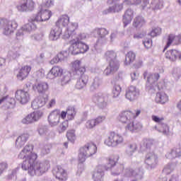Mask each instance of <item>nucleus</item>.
<instances>
[{
  "instance_id": "nucleus-1",
  "label": "nucleus",
  "mask_w": 181,
  "mask_h": 181,
  "mask_svg": "<svg viewBox=\"0 0 181 181\" xmlns=\"http://www.w3.org/2000/svg\"><path fill=\"white\" fill-rule=\"evenodd\" d=\"M33 146L26 145L18 155L19 159H23L22 169L28 170L33 176L37 173H45L49 170L50 164L47 162L40 163L37 160V153L33 152Z\"/></svg>"
},
{
  "instance_id": "nucleus-2",
  "label": "nucleus",
  "mask_w": 181,
  "mask_h": 181,
  "mask_svg": "<svg viewBox=\"0 0 181 181\" xmlns=\"http://www.w3.org/2000/svg\"><path fill=\"white\" fill-rule=\"evenodd\" d=\"M78 29V23H72L67 28V34H65L63 37L64 39H69L70 40V47L69 48V52L71 54L74 56L77 54H83L88 52L90 47L86 42L81 41V34L76 35V31Z\"/></svg>"
},
{
  "instance_id": "nucleus-3",
  "label": "nucleus",
  "mask_w": 181,
  "mask_h": 181,
  "mask_svg": "<svg viewBox=\"0 0 181 181\" xmlns=\"http://www.w3.org/2000/svg\"><path fill=\"white\" fill-rule=\"evenodd\" d=\"M95 153H97V145L91 141L86 143L84 146L79 148V163H83V162H86V158H90L93 155H95Z\"/></svg>"
},
{
  "instance_id": "nucleus-4",
  "label": "nucleus",
  "mask_w": 181,
  "mask_h": 181,
  "mask_svg": "<svg viewBox=\"0 0 181 181\" xmlns=\"http://www.w3.org/2000/svg\"><path fill=\"white\" fill-rule=\"evenodd\" d=\"M144 78H146L147 82L146 85V88L148 91L150 90H153L154 91H160L162 90V86H159V85H156V81L159 80V74H148V71H145L143 74Z\"/></svg>"
},
{
  "instance_id": "nucleus-5",
  "label": "nucleus",
  "mask_w": 181,
  "mask_h": 181,
  "mask_svg": "<svg viewBox=\"0 0 181 181\" xmlns=\"http://www.w3.org/2000/svg\"><path fill=\"white\" fill-rule=\"evenodd\" d=\"M17 28L18 23H16V21H9L5 18H0V28L3 29L4 35H9L13 33Z\"/></svg>"
},
{
  "instance_id": "nucleus-6",
  "label": "nucleus",
  "mask_w": 181,
  "mask_h": 181,
  "mask_svg": "<svg viewBox=\"0 0 181 181\" xmlns=\"http://www.w3.org/2000/svg\"><path fill=\"white\" fill-rule=\"evenodd\" d=\"M52 15L50 10L45 8V7L41 5L34 18L36 22H46V21H49V19L52 18Z\"/></svg>"
},
{
  "instance_id": "nucleus-7",
  "label": "nucleus",
  "mask_w": 181,
  "mask_h": 181,
  "mask_svg": "<svg viewBox=\"0 0 181 181\" xmlns=\"http://www.w3.org/2000/svg\"><path fill=\"white\" fill-rule=\"evenodd\" d=\"M36 20L35 17L31 18L28 20V23L24 25L21 30L16 33V39L19 40L21 37H23V31L25 32H32V30H36L37 29V25L35 23Z\"/></svg>"
},
{
  "instance_id": "nucleus-8",
  "label": "nucleus",
  "mask_w": 181,
  "mask_h": 181,
  "mask_svg": "<svg viewBox=\"0 0 181 181\" xmlns=\"http://www.w3.org/2000/svg\"><path fill=\"white\" fill-rule=\"evenodd\" d=\"M151 118L154 122H157V124H158L159 129H158L157 126H155V129H157L158 132H161L163 135H169V126L163 122L165 119L163 117H159L156 115H153L151 116Z\"/></svg>"
},
{
  "instance_id": "nucleus-9",
  "label": "nucleus",
  "mask_w": 181,
  "mask_h": 181,
  "mask_svg": "<svg viewBox=\"0 0 181 181\" xmlns=\"http://www.w3.org/2000/svg\"><path fill=\"white\" fill-rule=\"evenodd\" d=\"M159 160L158 156L153 153H148L145 156L144 163L148 170H152L158 166Z\"/></svg>"
},
{
  "instance_id": "nucleus-10",
  "label": "nucleus",
  "mask_w": 181,
  "mask_h": 181,
  "mask_svg": "<svg viewBox=\"0 0 181 181\" xmlns=\"http://www.w3.org/2000/svg\"><path fill=\"white\" fill-rule=\"evenodd\" d=\"M118 118L122 124H126L127 127H128L135 119V112L124 110L119 115Z\"/></svg>"
},
{
  "instance_id": "nucleus-11",
  "label": "nucleus",
  "mask_w": 181,
  "mask_h": 181,
  "mask_svg": "<svg viewBox=\"0 0 181 181\" xmlns=\"http://www.w3.org/2000/svg\"><path fill=\"white\" fill-rule=\"evenodd\" d=\"M15 98L20 104H28L30 101V94L23 89H18L15 93Z\"/></svg>"
},
{
  "instance_id": "nucleus-12",
  "label": "nucleus",
  "mask_w": 181,
  "mask_h": 181,
  "mask_svg": "<svg viewBox=\"0 0 181 181\" xmlns=\"http://www.w3.org/2000/svg\"><path fill=\"white\" fill-rule=\"evenodd\" d=\"M62 118V112L60 110L55 109L51 112L48 116V122L50 125L54 127L60 123V119Z\"/></svg>"
},
{
  "instance_id": "nucleus-13",
  "label": "nucleus",
  "mask_w": 181,
  "mask_h": 181,
  "mask_svg": "<svg viewBox=\"0 0 181 181\" xmlns=\"http://www.w3.org/2000/svg\"><path fill=\"white\" fill-rule=\"evenodd\" d=\"M30 71H32V66L30 65H24L18 69V71L17 74V78L20 81H23V80L28 78L29 74H30Z\"/></svg>"
},
{
  "instance_id": "nucleus-14",
  "label": "nucleus",
  "mask_w": 181,
  "mask_h": 181,
  "mask_svg": "<svg viewBox=\"0 0 181 181\" xmlns=\"http://www.w3.org/2000/svg\"><path fill=\"white\" fill-rule=\"evenodd\" d=\"M54 175L56 179L60 181H66L69 179V174L67 173V170H64L62 167V165H57L54 169Z\"/></svg>"
},
{
  "instance_id": "nucleus-15",
  "label": "nucleus",
  "mask_w": 181,
  "mask_h": 181,
  "mask_svg": "<svg viewBox=\"0 0 181 181\" xmlns=\"http://www.w3.org/2000/svg\"><path fill=\"white\" fill-rule=\"evenodd\" d=\"M139 96V89L136 88V87L131 86L126 90L125 97L129 101H135Z\"/></svg>"
},
{
  "instance_id": "nucleus-16",
  "label": "nucleus",
  "mask_w": 181,
  "mask_h": 181,
  "mask_svg": "<svg viewBox=\"0 0 181 181\" xmlns=\"http://www.w3.org/2000/svg\"><path fill=\"white\" fill-rule=\"evenodd\" d=\"M17 8L21 12L33 11L35 9V1L33 0H22L20 6H17Z\"/></svg>"
},
{
  "instance_id": "nucleus-17",
  "label": "nucleus",
  "mask_w": 181,
  "mask_h": 181,
  "mask_svg": "<svg viewBox=\"0 0 181 181\" xmlns=\"http://www.w3.org/2000/svg\"><path fill=\"white\" fill-rule=\"evenodd\" d=\"M62 35L63 30L60 27L55 25L54 28L51 29L49 37L50 40L56 41L59 40V39H60Z\"/></svg>"
},
{
  "instance_id": "nucleus-18",
  "label": "nucleus",
  "mask_w": 181,
  "mask_h": 181,
  "mask_svg": "<svg viewBox=\"0 0 181 181\" xmlns=\"http://www.w3.org/2000/svg\"><path fill=\"white\" fill-rule=\"evenodd\" d=\"M63 73H64L63 68L59 66H54L47 74V78H56V77H61V76H63Z\"/></svg>"
},
{
  "instance_id": "nucleus-19",
  "label": "nucleus",
  "mask_w": 181,
  "mask_h": 181,
  "mask_svg": "<svg viewBox=\"0 0 181 181\" xmlns=\"http://www.w3.org/2000/svg\"><path fill=\"white\" fill-rule=\"evenodd\" d=\"M66 117H67L68 121L74 119V117H76V109L74 107H69L66 111H62L61 119H66Z\"/></svg>"
},
{
  "instance_id": "nucleus-20",
  "label": "nucleus",
  "mask_w": 181,
  "mask_h": 181,
  "mask_svg": "<svg viewBox=\"0 0 181 181\" xmlns=\"http://www.w3.org/2000/svg\"><path fill=\"white\" fill-rule=\"evenodd\" d=\"M49 99L47 98H45L43 96H39L36 98L32 103L31 107L33 110H37V108H41V107H44L46 105V103Z\"/></svg>"
},
{
  "instance_id": "nucleus-21",
  "label": "nucleus",
  "mask_w": 181,
  "mask_h": 181,
  "mask_svg": "<svg viewBox=\"0 0 181 181\" xmlns=\"http://www.w3.org/2000/svg\"><path fill=\"white\" fill-rule=\"evenodd\" d=\"M72 70L76 74H81V76H84V72L86 71V66L81 64V61L76 60L72 63Z\"/></svg>"
},
{
  "instance_id": "nucleus-22",
  "label": "nucleus",
  "mask_w": 181,
  "mask_h": 181,
  "mask_svg": "<svg viewBox=\"0 0 181 181\" xmlns=\"http://www.w3.org/2000/svg\"><path fill=\"white\" fill-rule=\"evenodd\" d=\"M174 43L175 45H179V43H181V34L178 35H175V34H170L168 37V41L167 44L164 47L163 52L168 49L172 43Z\"/></svg>"
},
{
  "instance_id": "nucleus-23",
  "label": "nucleus",
  "mask_w": 181,
  "mask_h": 181,
  "mask_svg": "<svg viewBox=\"0 0 181 181\" xmlns=\"http://www.w3.org/2000/svg\"><path fill=\"white\" fill-rule=\"evenodd\" d=\"M132 19H134V10L127 8L123 15L122 21L124 26H128L132 21Z\"/></svg>"
},
{
  "instance_id": "nucleus-24",
  "label": "nucleus",
  "mask_w": 181,
  "mask_h": 181,
  "mask_svg": "<svg viewBox=\"0 0 181 181\" xmlns=\"http://www.w3.org/2000/svg\"><path fill=\"white\" fill-rule=\"evenodd\" d=\"M33 90L37 93H45L49 90V85L46 82H40L33 86Z\"/></svg>"
},
{
  "instance_id": "nucleus-25",
  "label": "nucleus",
  "mask_w": 181,
  "mask_h": 181,
  "mask_svg": "<svg viewBox=\"0 0 181 181\" xmlns=\"http://www.w3.org/2000/svg\"><path fill=\"white\" fill-rule=\"evenodd\" d=\"M3 103L5 104V108L9 110V108H13L15 105V99L5 96L0 99V104H3Z\"/></svg>"
},
{
  "instance_id": "nucleus-26",
  "label": "nucleus",
  "mask_w": 181,
  "mask_h": 181,
  "mask_svg": "<svg viewBox=\"0 0 181 181\" xmlns=\"http://www.w3.org/2000/svg\"><path fill=\"white\" fill-rule=\"evenodd\" d=\"M181 156V148H174L165 154L167 159H175Z\"/></svg>"
},
{
  "instance_id": "nucleus-27",
  "label": "nucleus",
  "mask_w": 181,
  "mask_h": 181,
  "mask_svg": "<svg viewBox=\"0 0 181 181\" xmlns=\"http://www.w3.org/2000/svg\"><path fill=\"white\" fill-rule=\"evenodd\" d=\"M169 101V97L164 92H158L156 96V103L158 104H166Z\"/></svg>"
},
{
  "instance_id": "nucleus-28",
  "label": "nucleus",
  "mask_w": 181,
  "mask_h": 181,
  "mask_svg": "<svg viewBox=\"0 0 181 181\" xmlns=\"http://www.w3.org/2000/svg\"><path fill=\"white\" fill-rule=\"evenodd\" d=\"M142 129V124L138 122H133L126 127V130L130 132H137Z\"/></svg>"
},
{
  "instance_id": "nucleus-29",
  "label": "nucleus",
  "mask_w": 181,
  "mask_h": 181,
  "mask_svg": "<svg viewBox=\"0 0 181 181\" xmlns=\"http://www.w3.org/2000/svg\"><path fill=\"white\" fill-rule=\"evenodd\" d=\"M88 81V76L86 75H81L80 78L76 82V88H77V90H81V88H84Z\"/></svg>"
},
{
  "instance_id": "nucleus-30",
  "label": "nucleus",
  "mask_w": 181,
  "mask_h": 181,
  "mask_svg": "<svg viewBox=\"0 0 181 181\" xmlns=\"http://www.w3.org/2000/svg\"><path fill=\"white\" fill-rule=\"evenodd\" d=\"M180 52L176 49H170L166 52L165 57L171 62H175L179 57Z\"/></svg>"
},
{
  "instance_id": "nucleus-31",
  "label": "nucleus",
  "mask_w": 181,
  "mask_h": 181,
  "mask_svg": "<svg viewBox=\"0 0 181 181\" xmlns=\"http://www.w3.org/2000/svg\"><path fill=\"white\" fill-rule=\"evenodd\" d=\"M69 22H70V18H69V16L63 15L56 22V26H58L59 28H60V26L66 27L69 25Z\"/></svg>"
},
{
  "instance_id": "nucleus-32",
  "label": "nucleus",
  "mask_w": 181,
  "mask_h": 181,
  "mask_svg": "<svg viewBox=\"0 0 181 181\" xmlns=\"http://www.w3.org/2000/svg\"><path fill=\"white\" fill-rule=\"evenodd\" d=\"M145 23H146L145 18L141 16H137L134 20L133 26H134V28H142Z\"/></svg>"
},
{
  "instance_id": "nucleus-33",
  "label": "nucleus",
  "mask_w": 181,
  "mask_h": 181,
  "mask_svg": "<svg viewBox=\"0 0 181 181\" xmlns=\"http://www.w3.org/2000/svg\"><path fill=\"white\" fill-rule=\"evenodd\" d=\"M124 176H126V177H131L132 176H134V177H141L142 176V172H139V174H138L136 170H134L132 168H127L124 170Z\"/></svg>"
},
{
  "instance_id": "nucleus-34",
  "label": "nucleus",
  "mask_w": 181,
  "mask_h": 181,
  "mask_svg": "<svg viewBox=\"0 0 181 181\" xmlns=\"http://www.w3.org/2000/svg\"><path fill=\"white\" fill-rule=\"evenodd\" d=\"M136 57V55L135 53H134L132 51L129 52L126 54V58L124 61L125 66H129L131 63H134L135 62V58Z\"/></svg>"
},
{
  "instance_id": "nucleus-35",
  "label": "nucleus",
  "mask_w": 181,
  "mask_h": 181,
  "mask_svg": "<svg viewBox=\"0 0 181 181\" xmlns=\"http://www.w3.org/2000/svg\"><path fill=\"white\" fill-rule=\"evenodd\" d=\"M28 139H29V134H21L16 139V144L18 146H23V145H25V143L26 142V141H28Z\"/></svg>"
},
{
  "instance_id": "nucleus-36",
  "label": "nucleus",
  "mask_w": 181,
  "mask_h": 181,
  "mask_svg": "<svg viewBox=\"0 0 181 181\" xmlns=\"http://www.w3.org/2000/svg\"><path fill=\"white\" fill-rule=\"evenodd\" d=\"M93 179L94 181H103L104 180V171L100 169L93 172Z\"/></svg>"
},
{
  "instance_id": "nucleus-37",
  "label": "nucleus",
  "mask_w": 181,
  "mask_h": 181,
  "mask_svg": "<svg viewBox=\"0 0 181 181\" xmlns=\"http://www.w3.org/2000/svg\"><path fill=\"white\" fill-rule=\"evenodd\" d=\"M151 6L153 11L162 9V8H163V0H153L151 2Z\"/></svg>"
},
{
  "instance_id": "nucleus-38",
  "label": "nucleus",
  "mask_w": 181,
  "mask_h": 181,
  "mask_svg": "<svg viewBox=\"0 0 181 181\" xmlns=\"http://www.w3.org/2000/svg\"><path fill=\"white\" fill-rule=\"evenodd\" d=\"M173 170H175V164L170 163L165 165L163 173V175H170V173L173 172Z\"/></svg>"
},
{
  "instance_id": "nucleus-39",
  "label": "nucleus",
  "mask_w": 181,
  "mask_h": 181,
  "mask_svg": "<svg viewBox=\"0 0 181 181\" xmlns=\"http://www.w3.org/2000/svg\"><path fill=\"white\" fill-rule=\"evenodd\" d=\"M138 149L136 144H129L126 150V153L129 156H132L135 151Z\"/></svg>"
},
{
  "instance_id": "nucleus-40",
  "label": "nucleus",
  "mask_w": 181,
  "mask_h": 181,
  "mask_svg": "<svg viewBox=\"0 0 181 181\" xmlns=\"http://www.w3.org/2000/svg\"><path fill=\"white\" fill-rule=\"evenodd\" d=\"M31 115L33 116V119L34 120V122H36V121H39L43 117V112L41 110H38L32 112Z\"/></svg>"
},
{
  "instance_id": "nucleus-41",
  "label": "nucleus",
  "mask_w": 181,
  "mask_h": 181,
  "mask_svg": "<svg viewBox=\"0 0 181 181\" xmlns=\"http://www.w3.org/2000/svg\"><path fill=\"white\" fill-rule=\"evenodd\" d=\"M115 146H118V145H121L124 142V138L122 135L119 134H115Z\"/></svg>"
},
{
  "instance_id": "nucleus-42",
  "label": "nucleus",
  "mask_w": 181,
  "mask_h": 181,
  "mask_svg": "<svg viewBox=\"0 0 181 181\" xmlns=\"http://www.w3.org/2000/svg\"><path fill=\"white\" fill-rule=\"evenodd\" d=\"M162 33V29L160 28H156L151 30L150 33L148 34V36H151V37H155L156 36H159Z\"/></svg>"
},
{
  "instance_id": "nucleus-43",
  "label": "nucleus",
  "mask_w": 181,
  "mask_h": 181,
  "mask_svg": "<svg viewBox=\"0 0 181 181\" xmlns=\"http://www.w3.org/2000/svg\"><path fill=\"white\" fill-rule=\"evenodd\" d=\"M23 124H32L35 122L33 120V117L32 116V113L27 115L25 118L22 120Z\"/></svg>"
},
{
  "instance_id": "nucleus-44",
  "label": "nucleus",
  "mask_w": 181,
  "mask_h": 181,
  "mask_svg": "<svg viewBox=\"0 0 181 181\" xmlns=\"http://www.w3.org/2000/svg\"><path fill=\"white\" fill-rule=\"evenodd\" d=\"M71 80V74H69L65 75L61 80L62 86H66Z\"/></svg>"
},
{
  "instance_id": "nucleus-45",
  "label": "nucleus",
  "mask_w": 181,
  "mask_h": 181,
  "mask_svg": "<svg viewBox=\"0 0 181 181\" xmlns=\"http://www.w3.org/2000/svg\"><path fill=\"white\" fill-rule=\"evenodd\" d=\"M124 9V3L116 2L114 6V12H121Z\"/></svg>"
},
{
  "instance_id": "nucleus-46",
  "label": "nucleus",
  "mask_w": 181,
  "mask_h": 181,
  "mask_svg": "<svg viewBox=\"0 0 181 181\" xmlns=\"http://www.w3.org/2000/svg\"><path fill=\"white\" fill-rule=\"evenodd\" d=\"M66 137L69 141H71V142L76 141V134L74 133V130H69V132H67Z\"/></svg>"
},
{
  "instance_id": "nucleus-47",
  "label": "nucleus",
  "mask_w": 181,
  "mask_h": 181,
  "mask_svg": "<svg viewBox=\"0 0 181 181\" xmlns=\"http://www.w3.org/2000/svg\"><path fill=\"white\" fill-rule=\"evenodd\" d=\"M86 128L88 129H93L94 127H97V124L95 123V120L94 119H89L86 122Z\"/></svg>"
},
{
  "instance_id": "nucleus-48",
  "label": "nucleus",
  "mask_w": 181,
  "mask_h": 181,
  "mask_svg": "<svg viewBox=\"0 0 181 181\" xmlns=\"http://www.w3.org/2000/svg\"><path fill=\"white\" fill-rule=\"evenodd\" d=\"M153 145V142L151 139H144L143 140V146H145L146 149H151V146Z\"/></svg>"
},
{
  "instance_id": "nucleus-49",
  "label": "nucleus",
  "mask_w": 181,
  "mask_h": 181,
  "mask_svg": "<svg viewBox=\"0 0 181 181\" xmlns=\"http://www.w3.org/2000/svg\"><path fill=\"white\" fill-rule=\"evenodd\" d=\"M173 76L175 78H180L181 69L179 68H174L173 70Z\"/></svg>"
},
{
  "instance_id": "nucleus-50",
  "label": "nucleus",
  "mask_w": 181,
  "mask_h": 181,
  "mask_svg": "<svg viewBox=\"0 0 181 181\" xmlns=\"http://www.w3.org/2000/svg\"><path fill=\"white\" fill-rule=\"evenodd\" d=\"M47 126H40L38 128V134L40 135H46L47 134Z\"/></svg>"
},
{
  "instance_id": "nucleus-51",
  "label": "nucleus",
  "mask_w": 181,
  "mask_h": 181,
  "mask_svg": "<svg viewBox=\"0 0 181 181\" xmlns=\"http://www.w3.org/2000/svg\"><path fill=\"white\" fill-rule=\"evenodd\" d=\"M97 33L99 36L103 37V36H107V35H108V30L105 28H98L97 29Z\"/></svg>"
},
{
  "instance_id": "nucleus-52",
  "label": "nucleus",
  "mask_w": 181,
  "mask_h": 181,
  "mask_svg": "<svg viewBox=\"0 0 181 181\" xmlns=\"http://www.w3.org/2000/svg\"><path fill=\"white\" fill-rule=\"evenodd\" d=\"M142 0H124V3L127 5H139Z\"/></svg>"
},
{
  "instance_id": "nucleus-53",
  "label": "nucleus",
  "mask_w": 181,
  "mask_h": 181,
  "mask_svg": "<svg viewBox=\"0 0 181 181\" xmlns=\"http://www.w3.org/2000/svg\"><path fill=\"white\" fill-rule=\"evenodd\" d=\"M105 144L107 146H112V144H114V135L111 134L107 139H106Z\"/></svg>"
},
{
  "instance_id": "nucleus-54",
  "label": "nucleus",
  "mask_w": 181,
  "mask_h": 181,
  "mask_svg": "<svg viewBox=\"0 0 181 181\" xmlns=\"http://www.w3.org/2000/svg\"><path fill=\"white\" fill-rule=\"evenodd\" d=\"M94 119L96 125H100V124H103L105 121V116H98Z\"/></svg>"
},
{
  "instance_id": "nucleus-55",
  "label": "nucleus",
  "mask_w": 181,
  "mask_h": 181,
  "mask_svg": "<svg viewBox=\"0 0 181 181\" xmlns=\"http://www.w3.org/2000/svg\"><path fill=\"white\" fill-rule=\"evenodd\" d=\"M143 44L146 49H149V47H152V40H151V38H147L143 41Z\"/></svg>"
},
{
  "instance_id": "nucleus-56",
  "label": "nucleus",
  "mask_w": 181,
  "mask_h": 181,
  "mask_svg": "<svg viewBox=\"0 0 181 181\" xmlns=\"http://www.w3.org/2000/svg\"><path fill=\"white\" fill-rule=\"evenodd\" d=\"M43 6L46 8H52V6H54V0H46Z\"/></svg>"
},
{
  "instance_id": "nucleus-57",
  "label": "nucleus",
  "mask_w": 181,
  "mask_h": 181,
  "mask_svg": "<svg viewBox=\"0 0 181 181\" xmlns=\"http://www.w3.org/2000/svg\"><path fill=\"white\" fill-rule=\"evenodd\" d=\"M7 169H8V163H0V175H2L4 172H6Z\"/></svg>"
},
{
  "instance_id": "nucleus-58",
  "label": "nucleus",
  "mask_w": 181,
  "mask_h": 181,
  "mask_svg": "<svg viewBox=\"0 0 181 181\" xmlns=\"http://www.w3.org/2000/svg\"><path fill=\"white\" fill-rule=\"evenodd\" d=\"M119 94H121V86H119V85H115L114 97H118Z\"/></svg>"
},
{
  "instance_id": "nucleus-59",
  "label": "nucleus",
  "mask_w": 181,
  "mask_h": 181,
  "mask_svg": "<svg viewBox=\"0 0 181 181\" xmlns=\"http://www.w3.org/2000/svg\"><path fill=\"white\" fill-rule=\"evenodd\" d=\"M113 166H114V159L110 158H107V163L106 165L107 170L112 169Z\"/></svg>"
},
{
  "instance_id": "nucleus-60",
  "label": "nucleus",
  "mask_w": 181,
  "mask_h": 181,
  "mask_svg": "<svg viewBox=\"0 0 181 181\" xmlns=\"http://www.w3.org/2000/svg\"><path fill=\"white\" fill-rule=\"evenodd\" d=\"M68 127H69V121L67 120L64 121L61 126V129L62 132L66 131V129H67Z\"/></svg>"
},
{
  "instance_id": "nucleus-61",
  "label": "nucleus",
  "mask_w": 181,
  "mask_h": 181,
  "mask_svg": "<svg viewBox=\"0 0 181 181\" xmlns=\"http://www.w3.org/2000/svg\"><path fill=\"white\" fill-rule=\"evenodd\" d=\"M143 3L141 4V9H143V11H145V9H146V6H148V5H149V0H142Z\"/></svg>"
},
{
  "instance_id": "nucleus-62",
  "label": "nucleus",
  "mask_w": 181,
  "mask_h": 181,
  "mask_svg": "<svg viewBox=\"0 0 181 181\" xmlns=\"http://www.w3.org/2000/svg\"><path fill=\"white\" fill-rule=\"evenodd\" d=\"M119 69V61L115 59L114 61V71H117Z\"/></svg>"
},
{
  "instance_id": "nucleus-63",
  "label": "nucleus",
  "mask_w": 181,
  "mask_h": 181,
  "mask_svg": "<svg viewBox=\"0 0 181 181\" xmlns=\"http://www.w3.org/2000/svg\"><path fill=\"white\" fill-rule=\"evenodd\" d=\"M56 105V99H52L48 103V108H52Z\"/></svg>"
},
{
  "instance_id": "nucleus-64",
  "label": "nucleus",
  "mask_w": 181,
  "mask_h": 181,
  "mask_svg": "<svg viewBox=\"0 0 181 181\" xmlns=\"http://www.w3.org/2000/svg\"><path fill=\"white\" fill-rule=\"evenodd\" d=\"M168 181H179V177L176 175H173Z\"/></svg>"
}]
</instances>
